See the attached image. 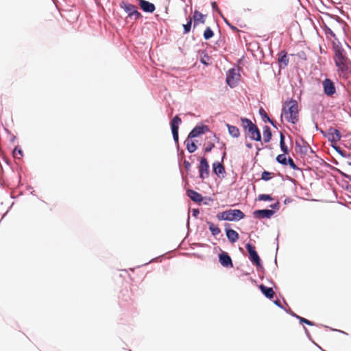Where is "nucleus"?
Listing matches in <instances>:
<instances>
[{
  "mask_svg": "<svg viewBox=\"0 0 351 351\" xmlns=\"http://www.w3.org/2000/svg\"><path fill=\"white\" fill-rule=\"evenodd\" d=\"M214 36L213 30L210 27H207L203 34V37L205 40H210Z\"/></svg>",
  "mask_w": 351,
  "mask_h": 351,
  "instance_id": "35",
  "label": "nucleus"
},
{
  "mask_svg": "<svg viewBox=\"0 0 351 351\" xmlns=\"http://www.w3.org/2000/svg\"><path fill=\"white\" fill-rule=\"evenodd\" d=\"M258 112L264 123H268V121H270V117L263 108H260Z\"/></svg>",
  "mask_w": 351,
  "mask_h": 351,
  "instance_id": "36",
  "label": "nucleus"
},
{
  "mask_svg": "<svg viewBox=\"0 0 351 351\" xmlns=\"http://www.w3.org/2000/svg\"><path fill=\"white\" fill-rule=\"evenodd\" d=\"M214 147H215L214 143L209 142L208 143L207 146L204 148V152L206 153L210 152Z\"/></svg>",
  "mask_w": 351,
  "mask_h": 351,
  "instance_id": "50",
  "label": "nucleus"
},
{
  "mask_svg": "<svg viewBox=\"0 0 351 351\" xmlns=\"http://www.w3.org/2000/svg\"><path fill=\"white\" fill-rule=\"evenodd\" d=\"M138 5L146 13H153L156 10L155 5L147 0H140Z\"/></svg>",
  "mask_w": 351,
  "mask_h": 351,
  "instance_id": "16",
  "label": "nucleus"
},
{
  "mask_svg": "<svg viewBox=\"0 0 351 351\" xmlns=\"http://www.w3.org/2000/svg\"><path fill=\"white\" fill-rule=\"evenodd\" d=\"M199 178L204 180L208 178L210 174V167L207 158L203 156L199 160V165L198 167Z\"/></svg>",
  "mask_w": 351,
  "mask_h": 351,
  "instance_id": "6",
  "label": "nucleus"
},
{
  "mask_svg": "<svg viewBox=\"0 0 351 351\" xmlns=\"http://www.w3.org/2000/svg\"><path fill=\"white\" fill-rule=\"evenodd\" d=\"M225 232L226 237L230 243H234L239 239V233L234 230L230 228V224L226 223L225 224Z\"/></svg>",
  "mask_w": 351,
  "mask_h": 351,
  "instance_id": "14",
  "label": "nucleus"
},
{
  "mask_svg": "<svg viewBox=\"0 0 351 351\" xmlns=\"http://www.w3.org/2000/svg\"><path fill=\"white\" fill-rule=\"evenodd\" d=\"M191 25H192V19H189L188 20V21L186 22V23L183 25V29H184L183 34H186L191 31Z\"/></svg>",
  "mask_w": 351,
  "mask_h": 351,
  "instance_id": "40",
  "label": "nucleus"
},
{
  "mask_svg": "<svg viewBox=\"0 0 351 351\" xmlns=\"http://www.w3.org/2000/svg\"><path fill=\"white\" fill-rule=\"evenodd\" d=\"M206 223L213 236L216 237L221 233V229L217 226L209 221H206Z\"/></svg>",
  "mask_w": 351,
  "mask_h": 351,
  "instance_id": "28",
  "label": "nucleus"
},
{
  "mask_svg": "<svg viewBox=\"0 0 351 351\" xmlns=\"http://www.w3.org/2000/svg\"><path fill=\"white\" fill-rule=\"evenodd\" d=\"M289 59L287 56V53L285 50L280 51L278 53V63L280 69H285L287 66Z\"/></svg>",
  "mask_w": 351,
  "mask_h": 351,
  "instance_id": "17",
  "label": "nucleus"
},
{
  "mask_svg": "<svg viewBox=\"0 0 351 351\" xmlns=\"http://www.w3.org/2000/svg\"><path fill=\"white\" fill-rule=\"evenodd\" d=\"M245 144V146L249 149H251L252 147V144L250 142L246 141Z\"/></svg>",
  "mask_w": 351,
  "mask_h": 351,
  "instance_id": "63",
  "label": "nucleus"
},
{
  "mask_svg": "<svg viewBox=\"0 0 351 351\" xmlns=\"http://www.w3.org/2000/svg\"><path fill=\"white\" fill-rule=\"evenodd\" d=\"M287 165H289L293 170L301 171V169L295 165L293 160L290 156H288L287 158Z\"/></svg>",
  "mask_w": 351,
  "mask_h": 351,
  "instance_id": "39",
  "label": "nucleus"
},
{
  "mask_svg": "<svg viewBox=\"0 0 351 351\" xmlns=\"http://www.w3.org/2000/svg\"><path fill=\"white\" fill-rule=\"evenodd\" d=\"M275 213V211L273 210H269L267 208L265 209H258L255 210L253 212V216L256 219H270Z\"/></svg>",
  "mask_w": 351,
  "mask_h": 351,
  "instance_id": "12",
  "label": "nucleus"
},
{
  "mask_svg": "<svg viewBox=\"0 0 351 351\" xmlns=\"http://www.w3.org/2000/svg\"><path fill=\"white\" fill-rule=\"evenodd\" d=\"M211 7L214 11H216L221 16V14H222V12L220 10V9L218 8V5H217V3L216 1L211 2Z\"/></svg>",
  "mask_w": 351,
  "mask_h": 351,
  "instance_id": "49",
  "label": "nucleus"
},
{
  "mask_svg": "<svg viewBox=\"0 0 351 351\" xmlns=\"http://www.w3.org/2000/svg\"><path fill=\"white\" fill-rule=\"evenodd\" d=\"M208 138H213V140L219 145V149L220 150L226 151V143L224 142L220 141L219 138L217 137L215 133L211 132V136L208 137Z\"/></svg>",
  "mask_w": 351,
  "mask_h": 351,
  "instance_id": "31",
  "label": "nucleus"
},
{
  "mask_svg": "<svg viewBox=\"0 0 351 351\" xmlns=\"http://www.w3.org/2000/svg\"><path fill=\"white\" fill-rule=\"evenodd\" d=\"M261 179L264 181H269L271 179V173L267 171H263L261 174Z\"/></svg>",
  "mask_w": 351,
  "mask_h": 351,
  "instance_id": "44",
  "label": "nucleus"
},
{
  "mask_svg": "<svg viewBox=\"0 0 351 351\" xmlns=\"http://www.w3.org/2000/svg\"><path fill=\"white\" fill-rule=\"evenodd\" d=\"M13 156L14 158H16V154H19L21 157L23 156V152L22 150V149L19 146H16L13 150Z\"/></svg>",
  "mask_w": 351,
  "mask_h": 351,
  "instance_id": "47",
  "label": "nucleus"
},
{
  "mask_svg": "<svg viewBox=\"0 0 351 351\" xmlns=\"http://www.w3.org/2000/svg\"><path fill=\"white\" fill-rule=\"evenodd\" d=\"M336 66L338 68V71L339 75L348 77V75L351 73V61L341 62L339 63L335 64Z\"/></svg>",
  "mask_w": 351,
  "mask_h": 351,
  "instance_id": "9",
  "label": "nucleus"
},
{
  "mask_svg": "<svg viewBox=\"0 0 351 351\" xmlns=\"http://www.w3.org/2000/svg\"><path fill=\"white\" fill-rule=\"evenodd\" d=\"M287 155L285 154H278L276 158V162L282 166H287Z\"/></svg>",
  "mask_w": 351,
  "mask_h": 351,
  "instance_id": "32",
  "label": "nucleus"
},
{
  "mask_svg": "<svg viewBox=\"0 0 351 351\" xmlns=\"http://www.w3.org/2000/svg\"><path fill=\"white\" fill-rule=\"evenodd\" d=\"M245 217V213L240 209H228V221H239Z\"/></svg>",
  "mask_w": 351,
  "mask_h": 351,
  "instance_id": "8",
  "label": "nucleus"
},
{
  "mask_svg": "<svg viewBox=\"0 0 351 351\" xmlns=\"http://www.w3.org/2000/svg\"><path fill=\"white\" fill-rule=\"evenodd\" d=\"M186 195L195 203L200 204L204 200V197L193 189H187Z\"/></svg>",
  "mask_w": 351,
  "mask_h": 351,
  "instance_id": "18",
  "label": "nucleus"
},
{
  "mask_svg": "<svg viewBox=\"0 0 351 351\" xmlns=\"http://www.w3.org/2000/svg\"><path fill=\"white\" fill-rule=\"evenodd\" d=\"M218 258L219 262L223 267H233L232 260L228 252L221 250V252L218 254Z\"/></svg>",
  "mask_w": 351,
  "mask_h": 351,
  "instance_id": "10",
  "label": "nucleus"
},
{
  "mask_svg": "<svg viewBox=\"0 0 351 351\" xmlns=\"http://www.w3.org/2000/svg\"><path fill=\"white\" fill-rule=\"evenodd\" d=\"M269 207L271 208V210H273L276 212V210H278L280 209V202L278 201H277L274 204H271L269 206Z\"/></svg>",
  "mask_w": 351,
  "mask_h": 351,
  "instance_id": "51",
  "label": "nucleus"
},
{
  "mask_svg": "<svg viewBox=\"0 0 351 351\" xmlns=\"http://www.w3.org/2000/svg\"><path fill=\"white\" fill-rule=\"evenodd\" d=\"M210 59V56L205 51H202L200 62L206 66L208 65L207 60Z\"/></svg>",
  "mask_w": 351,
  "mask_h": 351,
  "instance_id": "43",
  "label": "nucleus"
},
{
  "mask_svg": "<svg viewBox=\"0 0 351 351\" xmlns=\"http://www.w3.org/2000/svg\"><path fill=\"white\" fill-rule=\"evenodd\" d=\"M258 288L265 298L269 300L274 298L275 293L271 287H269L264 285L263 284H261L258 286Z\"/></svg>",
  "mask_w": 351,
  "mask_h": 351,
  "instance_id": "21",
  "label": "nucleus"
},
{
  "mask_svg": "<svg viewBox=\"0 0 351 351\" xmlns=\"http://www.w3.org/2000/svg\"><path fill=\"white\" fill-rule=\"evenodd\" d=\"M304 330L305 334L306 335L308 339L312 340L311 336V334H310L308 330L305 326H304Z\"/></svg>",
  "mask_w": 351,
  "mask_h": 351,
  "instance_id": "59",
  "label": "nucleus"
},
{
  "mask_svg": "<svg viewBox=\"0 0 351 351\" xmlns=\"http://www.w3.org/2000/svg\"><path fill=\"white\" fill-rule=\"evenodd\" d=\"M182 122V119L178 115H175L170 121V126L173 139L177 145L178 151L179 152V124Z\"/></svg>",
  "mask_w": 351,
  "mask_h": 351,
  "instance_id": "5",
  "label": "nucleus"
},
{
  "mask_svg": "<svg viewBox=\"0 0 351 351\" xmlns=\"http://www.w3.org/2000/svg\"><path fill=\"white\" fill-rule=\"evenodd\" d=\"M274 303L275 305H276L278 307H279L281 309H285V307L282 305L280 300L278 299H276L274 301Z\"/></svg>",
  "mask_w": 351,
  "mask_h": 351,
  "instance_id": "58",
  "label": "nucleus"
},
{
  "mask_svg": "<svg viewBox=\"0 0 351 351\" xmlns=\"http://www.w3.org/2000/svg\"><path fill=\"white\" fill-rule=\"evenodd\" d=\"M178 160H180V157L184 158V152L183 149L180 151V152H178Z\"/></svg>",
  "mask_w": 351,
  "mask_h": 351,
  "instance_id": "61",
  "label": "nucleus"
},
{
  "mask_svg": "<svg viewBox=\"0 0 351 351\" xmlns=\"http://www.w3.org/2000/svg\"><path fill=\"white\" fill-rule=\"evenodd\" d=\"M300 140L302 145L298 141H295V152L302 156H305L308 153L310 145L303 137L301 136Z\"/></svg>",
  "mask_w": 351,
  "mask_h": 351,
  "instance_id": "15",
  "label": "nucleus"
},
{
  "mask_svg": "<svg viewBox=\"0 0 351 351\" xmlns=\"http://www.w3.org/2000/svg\"><path fill=\"white\" fill-rule=\"evenodd\" d=\"M350 60L347 56H346V51H343L341 52V51L337 50V53L335 54L334 56V61L335 63H339L341 62H348Z\"/></svg>",
  "mask_w": 351,
  "mask_h": 351,
  "instance_id": "22",
  "label": "nucleus"
},
{
  "mask_svg": "<svg viewBox=\"0 0 351 351\" xmlns=\"http://www.w3.org/2000/svg\"><path fill=\"white\" fill-rule=\"evenodd\" d=\"M213 200V199L211 197H204L203 204L204 205H209L210 202H212Z\"/></svg>",
  "mask_w": 351,
  "mask_h": 351,
  "instance_id": "56",
  "label": "nucleus"
},
{
  "mask_svg": "<svg viewBox=\"0 0 351 351\" xmlns=\"http://www.w3.org/2000/svg\"><path fill=\"white\" fill-rule=\"evenodd\" d=\"M320 132L328 138V141L331 143V137H333V132L332 131H330V128L327 130L326 132H324L323 130H320Z\"/></svg>",
  "mask_w": 351,
  "mask_h": 351,
  "instance_id": "45",
  "label": "nucleus"
},
{
  "mask_svg": "<svg viewBox=\"0 0 351 351\" xmlns=\"http://www.w3.org/2000/svg\"><path fill=\"white\" fill-rule=\"evenodd\" d=\"M330 131L333 132V137H331V144L337 143V141H340L341 138V134L339 130L333 127H330Z\"/></svg>",
  "mask_w": 351,
  "mask_h": 351,
  "instance_id": "27",
  "label": "nucleus"
},
{
  "mask_svg": "<svg viewBox=\"0 0 351 351\" xmlns=\"http://www.w3.org/2000/svg\"><path fill=\"white\" fill-rule=\"evenodd\" d=\"M212 171L219 178H223L226 176V169L222 162H214L212 165Z\"/></svg>",
  "mask_w": 351,
  "mask_h": 351,
  "instance_id": "13",
  "label": "nucleus"
},
{
  "mask_svg": "<svg viewBox=\"0 0 351 351\" xmlns=\"http://www.w3.org/2000/svg\"><path fill=\"white\" fill-rule=\"evenodd\" d=\"M322 162H323V165L325 167L329 168L330 169H331V170H332L334 171L337 172L338 173H340V171H341V169H338L337 167H333L332 165H330L329 163L325 162L324 160H322Z\"/></svg>",
  "mask_w": 351,
  "mask_h": 351,
  "instance_id": "46",
  "label": "nucleus"
},
{
  "mask_svg": "<svg viewBox=\"0 0 351 351\" xmlns=\"http://www.w3.org/2000/svg\"><path fill=\"white\" fill-rule=\"evenodd\" d=\"M241 121L245 136L252 141H261V133L258 126L246 117H241Z\"/></svg>",
  "mask_w": 351,
  "mask_h": 351,
  "instance_id": "2",
  "label": "nucleus"
},
{
  "mask_svg": "<svg viewBox=\"0 0 351 351\" xmlns=\"http://www.w3.org/2000/svg\"><path fill=\"white\" fill-rule=\"evenodd\" d=\"M217 218L220 221H227L228 220V210H226L223 212L217 213Z\"/></svg>",
  "mask_w": 351,
  "mask_h": 351,
  "instance_id": "42",
  "label": "nucleus"
},
{
  "mask_svg": "<svg viewBox=\"0 0 351 351\" xmlns=\"http://www.w3.org/2000/svg\"><path fill=\"white\" fill-rule=\"evenodd\" d=\"M287 313L289 314L292 317L297 318L298 315H297L295 313H294L290 308L283 309Z\"/></svg>",
  "mask_w": 351,
  "mask_h": 351,
  "instance_id": "52",
  "label": "nucleus"
},
{
  "mask_svg": "<svg viewBox=\"0 0 351 351\" xmlns=\"http://www.w3.org/2000/svg\"><path fill=\"white\" fill-rule=\"evenodd\" d=\"M199 214V210L198 208L192 209V215L193 217L197 218Z\"/></svg>",
  "mask_w": 351,
  "mask_h": 351,
  "instance_id": "57",
  "label": "nucleus"
},
{
  "mask_svg": "<svg viewBox=\"0 0 351 351\" xmlns=\"http://www.w3.org/2000/svg\"><path fill=\"white\" fill-rule=\"evenodd\" d=\"M324 93L327 96H332L336 93L335 83L330 79L326 78L323 82Z\"/></svg>",
  "mask_w": 351,
  "mask_h": 351,
  "instance_id": "11",
  "label": "nucleus"
},
{
  "mask_svg": "<svg viewBox=\"0 0 351 351\" xmlns=\"http://www.w3.org/2000/svg\"><path fill=\"white\" fill-rule=\"evenodd\" d=\"M296 319L299 321L300 324H302V325L306 324V325L311 326H313L316 325V324L315 322H311V321H310L304 317H302L300 315H298Z\"/></svg>",
  "mask_w": 351,
  "mask_h": 351,
  "instance_id": "37",
  "label": "nucleus"
},
{
  "mask_svg": "<svg viewBox=\"0 0 351 351\" xmlns=\"http://www.w3.org/2000/svg\"><path fill=\"white\" fill-rule=\"evenodd\" d=\"M220 16L223 19V21H224V23H226V25H228V27H230L232 31H234V32H239V29H238L236 26H234V25H232V24L230 23V21H228L226 17H224V16L223 15V14H221V16Z\"/></svg>",
  "mask_w": 351,
  "mask_h": 351,
  "instance_id": "41",
  "label": "nucleus"
},
{
  "mask_svg": "<svg viewBox=\"0 0 351 351\" xmlns=\"http://www.w3.org/2000/svg\"><path fill=\"white\" fill-rule=\"evenodd\" d=\"M237 70L238 72L236 71L235 68H231L226 73V82L227 84L232 88L236 87L238 85L241 77V74L239 73L241 68L237 67Z\"/></svg>",
  "mask_w": 351,
  "mask_h": 351,
  "instance_id": "4",
  "label": "nucleus"
},
{
  "mask_svg": "<svg viewBox=\"0 0 351 351\" xmlns=\"http://www.w3.org/2000/svg\"><path fill=\"white\" fill-rule=\"evenodd\" d=\"M132 16H134L135 21H138L143 17V15L138 11L137 8H136L133 12Z\"/></svg>",
  "mask_w": 351,
  "mask_h": 351,
  "instance_id": "48",
  "label": "nucleus"
},
{
  "mask_svg": "<svg viewBox=\"0 0 351 351\" xmlns=\"http://www.w3.org/2000/svg\"><path fill=\"white\" fill-rule=\"evenodd\" d=\"M285 116L286 121L291 124H296L299 121L298 103L293 98L287 99L283 104L280 119L282 121V116Z\"/></svg>",
  "mask_w": 351,
  "mask_h": 351,
  "instance_id": "1",
  "label": "nucleus"
},
{
  "mask_svg": "<svg viewBox=\"0 0 351 351\" xmlns=\"http://www.w3.org/2000/svg\"><path fill=\"white\" fill-rule=\"evenodd\" d=\"M321 27L322 28L323 31L324 32L325 34L328 37V35L332 36L334 39H336V34L333 32V31L326 25V23L324 21H322V24L320 25Z\"/></svg>",
  "mask_w": 351,
  "mask_h": 351,
  "instance_id": "30",
  "label": "nucleus"
},
{
  "mask_svg": "<svg viewBox=\"0 0 351 351\" xmlns=\"http://www.w3.org/2000/svg\"><path fill=\"white\" fill-rule=\"evenodd\" d=\"M330 146L343 158H350V154L347 153L346 151L342 149L337 143H332Z\"/></svg>",
  "mask_w": 351,
  "mask_h": 351,
  "instance_id": "29",
  "label": "nucleus"
},
{
  "mask_svg": "<svg viewBox=\"0 0 351 351\" xmlns=\"http://www.w3.org/2000/svg\"><path fill=\"white\" fill-rule=\"evenodd\" d=\"M257 199L258 201L271 202L274 198L270 194H260L258 195Z\"/></svg>",
  "mask_w": 351,
  "mask_h": 351,
  "instance_id": "38",
  "label": "nucleus"
},
{
  "mask_svg": "<svg viewBox=\"0 0 351 351\" xmlns=\"http://www.w3.org/2000/svg\"><path fill=\"white\" fill-rule=\"evenodd\" d=\"M206 132H209V128L208 125L201 123L200 125H195L189 133L188 138H193L198 137Z\"/></svg>",
  "mask_w": 351,
  "mask_h": 351,
  "instance_id": "7",
  "label": "nucleus"
},
{
  "mask_svg": "<svg viewBox=\"0 0 351 351\" xmlns=\"http://www.w3.org/2000/svg\"><path fill=\"white\" fill-rule=\"evenodd\" d=\"M341 176H343V178L349 180V181L351 182V175H349L342 171H340V173H339Z\"/></svg>",
  "mask_w": 351,
  "mask_h": 351,
  "instance_id": "55",
  "label": "nucleus"
},
{
  "mask_svg": "<svg viewBox=\"0 0 351 351\" xmlns=\"http://www.w3.org/2000/svg\"><path fill=\"white\" fill-rule=\"evenodd\" d=\"M343 182L344 184L343 185V187L348 191L351 193V184L348 183V182L346 180H343Z\"/></svg>",
  "mask_w": 351,
  "mask_h": 351,
  "instance_id": "53",
  "label": "nucleus"
},
{
  "mask_svg": "<svg viewBox=\"0 0 351 351\" xmlns=\"http://www.w3.org/2000/svg\"><path fill=\"white\" fill-rule=\"evenodd\" d=\"M245 248L249 254V259L252 265L256 267L258 271L263 270L264 268L261 259L257 253L255 247L252 244L247 243L245 244Z\"/></svg>",
  "mask_w": 351,
  "mask_h": 351,
  "instance_id": "3",
  "label": "nucleus"
},
{
  "mask_svg": "<svg viewBox=\"0 0 351 351\" xmlns=\"http://www.w3.org/2000/svg\"><path fill=\"white\" fill-rule=\"evenodd\" d=\"M280 148L282 154H289L290 150L285 143V136L282 132H280Z\"/></svg>",
  "mask_w": 351,
  "mask_h": 351,
  "instance_id": "23",
  "label": "nucleus"
},
{
  "mask_svg": "<svg viewBox=\"0 0 351 351\" xmlns=\"http://www.w3.org/2000/svg\"><path fill=\"white\" fill-rule=\"evenodd\" d=\"M269 123H270L274 128L278 129L277 123L275 121L270 119V121H268Z\"/></svg>",
  "mask_w": 351,
  "mask_h": 351,
  "instance_id": "60",
  "label": "nucleus"
},
{
  "mask_svg": "<svg viewBox=\"0 0 351 351\" xmlns=\"http://www.w3.org/2000/svg\"><path fill=\"white\" fill-rule=\"evenodd\" d=\"M263 141L265 143H269L272 138V133L271 129L268 125H265L263 126Z\"/></svg>",
  "mask_w": 351,
  "mask_h": 351,
  "instance_id": "26",
  "label": "nucleus"
},
{
  "mask_svg": "<svg viewBox=\"0 0 351 351\" xmlns=\"http://www.w3.org/2000/svg\"><path fill=\"white\" fill-rule=\"evenodd\" d=\"M226 156V151H223V153H222V156H221V162H223V160L225 159Z\"/></svg>",
  "mask_w": 351,
  "mask_h": 351,
  "instance_id": "64",
  "label": "nucleus"
},
{
  "mask_svg": "<svg viewBox=\"0 0 351 351\" xmlns=\"http://www.w3.org/2000/svg\"><path fill=\"white\" fill-rule=\"evenodd\" d=\"M322 14H325L326 16L330 17L332 19L335 20L338 23H339L341 25H347L346 23L337 15H333V14H329L328 12H322Z\"/></svg>",
  "mask_w": 351,
  "mask_h": 351,
  "instance_id": "34",
  "label": "nucleus"
},
{
  "mask_svg": "<svg viewBox=\"0 0 351 351\" xmlns=\"http://www.w3.org/2000/svg\"><path fill=\"white\" fill-rule=\"evenodd\" d=\"M206 15L203 14L198 10H195L193 12L192 21H193V26L196 27L198 24H204L205 23V18Z\"/></svg>",
  "mask_w": 351,
  "mask_h": 351,
  "instance_id": "20",
  "label": "nucleus"
},
{
  "mask_svg": "<svg viewBox=\"0 0 351 351\" xmlns=\"http://www.w3.org/2000/svg\"><path fill=\"white\" fill-rule=\"evenodd\" d=\"M119 6L128 14V17L132 18L133 12L136 8L134 5L128 3L125 0H122L119 3Z\"/></svg>",
  "mask_w": 351,
  "mask_h": 351,
  "instance_id": "19",
  "label": "nucleus"
},
{
  "mask_svg": "<svg viewBox=\"0 0 351 351\" xmlns=\"http://www.w3.org/2000/svg\"><path fill=\"white\" fill-rule=\"evenodd\" d=\"M292 202V199H291L290 197H287V198L285 199V201H284V204H289V203H290V202Z\"/></svg>",
  "mask_w": 351,
  "mask_h": 351,
  "instance_id": "62",
  "label": "nucleus"
},
{
  "mask_svg": "<svg viewBox=\"0 0 351 351\" xmlns=\"http://www.w3.org/2000/svg\"><path fill=\"white\" fill-rule=\"evenodd\" d=\"M183 164H184L186 171L187 172H189L190 171L191 167V163L188 160H184Z\"/></svg>",
  "mask_w": 351,
  "mask_h": 351,
  "instance_id": "54",
  "label": "nucleus"
},
{
  "mask_svg": "<svg viewBox=\"0 0 351 351\" xmlns=\"http://www.w3.org/2000/svg\"><path fill=\"white\" fill-rule=\"evenodd\" d=\"M332 47H333L335 54L337 53V50H339L341 51H345L344 49L342 47V45H341L340 41L339 40V39L337 37H336V39H334V40L332 42Z\"/></svg>",
  "mask_w": 351,
  "mask_h": 351,
  "instance_id": "33",
  "label": "nucleus"
},
{
  "mask_svg": "<svg viewBox=\"0 0 351 351\" xmlns=\"http://www.w3.org/2000/svg\"><path fill=\"white\" fill-rule=\"evenodd\" d=\"M226 127L228 128L229 134L232 138H236L239 137V136H240V131H239V129L237 126L230 125L229 123H226Z\"/></svg>",
  "mask_w": 351,
  "mask_h": 351,
  "instance_id": "25",
  "label": "nucleus"
},
{
  "mask_svg": "<svg viewBox=\"0 0 351 351\" xmlns=\"http://www.w3.org/2000/svg\"><path fill=\"white\" fill-rule=\"evenodd\" d=\"M184 144L186 145V150L190 154L195 152L197 149L195 141L191 140V138H187L184 141Z\"/></svg>",
  "mask_w": 351,
  "mask_h": 351,
  "instance_id": "24",
  "label": "nucleus"
}]
</instances>
